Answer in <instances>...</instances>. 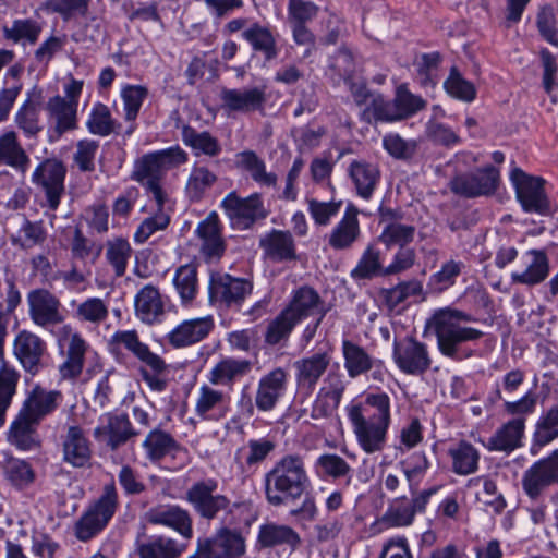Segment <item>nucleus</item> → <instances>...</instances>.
<instances>
[{
  "label": "nucleus",
  "mask_w": 558,
  "mask_h": 558,
  "mask_svg": "<svg viewBox=\"0 0 558 558\" xmlns=\"http://www.w3.org/2000/svg\"><path fill=\"white\" fill-rule=\"evenodd\" d=\"M342 355L344 368L350 378H356L369 372L374 366V360L361 345L350 341H342Z\"/></svg>",
  "instance_id": "nucleus-44"
},
{
  "label": "nucleus",
  "mask_w": 558,
  "mask_h": 558,
  "mask_svg": "<svg viewBox=\"0 0 558 558\" xmlns=\"http://www.w3.org/2000/svg\"><path fill=\"white\" fill-rule=\"evenodd\" d=\"M172 282L181 304L185 307L191 306L198 293L196 266L193 264L180 266L174 272Z\"/></svg>",
  "instance_id": "nucleus-47"
},
{
  "label": "nucleus",
  "mask_w": 558,
  "mask_h": 558,
  "mask_svg": "<svg viewBox=\"0 0 558 558\" xmlns=\"http://www.w3.org/2000/svg\"><path fill=\"white\" fill-rule=\"evenodd\" d=\"M47 239L43 221L24 219L17 236H12V243L21 248H32L41 245Z\"/></svg>",
  "instance_id": "nucleus-57"
},
{
  "label": "nucleus",
  "mask_w": 558,
  "mask_h": 558,
  "mask_svg": "<svg viewBox=\"0 0 558 558\" xmlns=\"http://www.w3.org/2000/svg\"><path fill=\"white\" fill-rule=\"evenodd\" d=\"M526 418H511L502 424L488 439L486 448L490 451L511 452L522 446Z\"/></svg>",
  "instance_id": "nucleus-33"
},
{
  "label": "nucleus",
  "mask_w": 558,
  "mask_h": 558,
  "mask_svg": "<svg viewBox=\"0 0 558 558\" xmlns=\"http://www.w3.org/2000/svg\"><path fill=\"white\" fill-rule=\"evenodd\" d=\"M252 290L253 283L246 279L235 278L229 274H216L210 277V301L227 307H240Z\"/></svg>",
  "instance_id": "nucleus-12"
},
{
  "label": "nucleus",
  "mask_w": 558,
  "mask_h": 558,
  "mask_svg": "<svg viewBox=\"0 0 558 558\" xmlns=\"http://www.w3.org/2000/svg\"><path fill=\"white\" fill-rule=\"evenodd\" d=\"M218 481L206 478L193 483L185 493V499L195 513L207 521L216 520L220 514L232 512L231 499L218 493Z\"/></svg>",
  "instance_id": "nucleus-7"
},
{
  "label": "nucleus",
  "mask_w": 558,
  "mask_h": 558,
  "mask_svg": "<svg viewBox=\"0 0 558 558\" xmlns=\"http://www.w3.org/2000/svg\"><path fill=\"white\" fill-rule=\"evenodd\" d=\"M185 549V543L166 536L136 539V554L140 558H179Z\"/></svg>",
  "instance_id": "nucleus-34"
},
{
  "label": "nucleus",
  "mask_w": 558,
  "mask_h": 558,
  "mask_svg": "<svg viewBox=\"0 0 558 558\" xmlns=\"http://www.w3.org/2000/svg\"><path fill=\"white\" fill-rule=\"evenodd\" d=\"M469 488H476V500L490 507L494 512L501 513L506 508V500L497 490L496 483L488 476H476L468 481Z\"/></svg>",
  "instance_id": "nucleus-49"
},
{
  "label": "nucleus",
  "mask_w": 558,
  "mask_h": 558,
  "mask_svg": "<svg viewBox=\"0 0 558 558\" xmlns=\"http://www.w3.org/2000/svg\"><path fill=\"white\" fill-rule=\"evenodd\" d=\"M380 257V251L373 245H368L362 253L356 266L351 270L350 277L354 281L386 277V267L383 265Z\"/></svg>",
  "instance_id": "nucleus-43"
},
{
  "label": "nucleus",
  "mask_w": 558,
  "mask_h": 558,
  "mask_svg": "<svg viewBox=\"0 0 558 558\" xmlns=\"http://www.w3.org/2000/svg\"><path fill=\"white\" fill-rule=\"evenodd\" d=\"M214 326L211 316L186 319L167 335V340L173 348H185L205 339Z\"/></svg>",
  "instance_id": "nucleus-27"
},
{
  "label": "nucleus",
  "mask_w": 558,
  "mask_h": 558,
  "mask_svg": "<svg viewBox=\"0 0 558 558\" xmlns=\"http://www.w3.org/2000/svg\"><path fill=\"white\" fill-rule=\"evenodd\" d=\"M256 544L259 549L282 548L293 553L301 547L302 538L288 524L267 522L259 526Z\"/></svg>",
  "instance_id": "nucleus-23"
},
{
  "label": "nucleus",
  "mask_w": 558,
  "mask_h": 558,
  "mask_svg": "<svg viewBox=\"0 0 558 558\" xmlns=\"http://www.w3.org/2000/svg\"><path fill=\"white\" fill-rule=\"evenodd\" d=\"M250 360L221 359L209 372L208 380L216 386H232L234 381L252 371Z\"/></svg>",
  "instance_id": "nucleus-36"
},
{
  "label": "nucleus",
  "mask_w": 558,
  "mask_h": 558,
  "mask_svg": "<svg viewBox=\"0 0 558 558\" xmlns=\"http://www.w3.org/2000/svg\"><path fill=\"white\" fill-rule=\"evenodd\" d=\"M510 179L524 211L539 215L549 213V202L544 190L545 181L542 178L529 175L520 168H514Z\"/></svg>",
  "instance_id": "nucleus-10"
},
{
  "label": "nucleus",
  "mask_w": 558,
  "mask_h": 558,
  "mask_svg": "<svg viewBox=\"0 0 558 558\" xmlns=\"http://www.w3.org/2000/svg\"><path fill=\"white\" fill-rule=\"evenodd\" d=\"M63 402V395L59 390H49L36 385L27 392L20 411L40 424L51 415Z\"/></svg>",
  "instance_id": "nucleus-22"
},
{
  "label": "nucleus",
  "mask_w": 558,
  "mask_h": 558,
  "mask_svg": "<svg viewBox=\"0 0 558 558\" xmlns=\"http://www.w3.org/2000/svg\"><path fill=\"white\" fill-rule=\"evenodd\" d=\"M241 166L251 173L252 179L265 186H275L277 175L266 171L265 162L252 150L239 154Z\"/></svg>",
  "instance_id": "nucleus-56"
},
{
  "label": "nucleus",
  "mask_w": 558,
  "mask_h": 558,
  "mask_svg": "<svg viewBox=\"0 0 558 558\" xmlns=\"http://www.w3.org/2000/svg\"><path fill=\"white\" fill-rule=\"evenodd\" d=\"M259 246L265 258L274 263L298 259L295 242L290 231L274 229L260 239Z\"/></svg>",
  "instance_id": "nucleus-28"
},
{
  "label": "nucleus",
  "mask_w": 558,
  "mask_h": 558,
  "mask_svg": "<svg viewBox=\"0 0 558 558\" xmlns=\"http://www.w3.org/2000/svg\"><path fill=\"white\" fill-rule=\"evenodd\" d=\"M135 313L146 324H154L163 314V303L156 287L147 284L138 291L135 296Z\"/></svg>",
  "instance_id": "nucleus-42"
},
{
  "label": "nucleus",
  "mask_w": 558,
  "mask_h": 558,
  "mask_svg": "<svg viewBox=\"0 0 558 558\" xmlns=\"http://www.w3.org/2000/svg\"><path fill=\"white\" fill-rule=\"evenodd\" d=\"M118 507V493L113 484L104 487L100 497L75 522L77 539L87 542L100 533L113 517Z\"/></svg>",
  "instance_id": "nucleus-6"
},
{
  "label": "nucleus",
  "mask_w": 558,
  "mask_h": 558,
  "mask_svg": "<svg viewBox=\"0 0 558 558\" xmlns=\"http://www.w3.org/2000/svg\"><path fill=\"white\" fill-rule=\"evenodd\" d=\"M347 413L362 450L367 454L381 451L391 423L389 396L367 393L361 402L349 405Z\"/></svg>",
  "instance_id": "nucleus-1"
},
{
  "label": "nucleus",
  "mask_w": 558,
  "mask_h": 558,
  "mask_svg": "<svg viewBox=\"0 0 558 558\" xmlns=\"http://www.w3.org/2000/svg\"><path fill=\"white\" fill-rule=\"evenodd\" d=\"M242 37L251 44L254 51L262 52L266 60L277 57L276 39L267 27L254 23L243 31Z\"/></svg>",
  "instance_id": "nucleus-51"
},
{
  "label": "nucleus",
  "mask_w": 558,
  "mask_h": 558,
  "mask_svg": "<svg viewBox=\"0 0 558 558\" xmlns=\"http://www.w3.org/2000/svg\"><path fill=\"white\" fill-rule=\"evenodd\" d=\"M296 324V320L289 314V312L283 310L271 323H269L265 333V341L270 345L278 344L290 336Z\"/></svg>",
  "instance_id": "nucleus-63"
},
{
  "label": "nucleus",
  "mask_w": 558,
  "mask_h": 558,
  "mask_svg": "<svg viewBox=\"0 0 558 558\" xmlns=\"http://www.w3.org/2000/svg\"><path fill=\"white\" fill-rule=\"evenodd\" d=\"M330 351H317L293 363L296 389L300 393L311 396L322 376L330 366Z\"/></svg>",
  "instance_id": "nucleus-15"
},
{
  "label": "nucleus",
  "mask_w": 558,
  "mask_h": 558,
  "mask_svg": "<svg viewBox=\"0 0 558 558\" xmlns=\"http://www.w3.org/2000/svg\"><path fill=\"white\" fill-rule=\"evenodd\" d=\"M217 181V175L207 167L195 166L189 175L185 191L191 201L202 199L207 190Z\"/></svg>",
  "instance_id": "nucleus-54"
},
{
  "label": "nucleus",
  "mask_w": 558,
  "mask_h": 558,
  "mask_svg": "<svg viewBox=\"0 0 558 558\" xmlns=\"http://www.w3.org/2000/svg\"><path fill=\"white\" fill-rule=\"evenodd\" d=\"M40 102L41 93L34 88L27 94V99L15 114V123L26 136H36L41 131L39 124Z\"/></svg>",
  "instance_id": "nucleus-41"
},
{
  "label": "nucleus",
  "mask_w": 558,
  "mask_h": 558,
  "mask_svg": "<svg viewBox=\"0 0 558 558\" xmlns=\"http://www.w3.org/2000/svg\"><path fill=\"white\" fill-rule=\"evenodd\" d=\"M396 113L395 101H387L380 94H375L372 96L369 105L364 109L362 118L369 123L372 120L391 122L397 121Z\"/></svg>",
  "instance_id": "nucleus-62"
},
{
  "label": "nucleus",
  "mask_w": 558,
  "mask_h": 558,
  "mask_svg": "<svg viewBox=\"0 0 558 558\" xmlns=\"http://www.w3.org/2000/svg\"><path fill=\"white\" fill-rule=\"evenodd\" d=\"M143 448L149 461L158 462L166 456L175 452L179 449V444L168 432L155 428L144 439Z\"/></svg>",
  "instance_id": "nucleus-45"
},
{
  "label": "nucleus",
  "mask_w": 558,
  "mask_h": 558,
  "mask_svg": "<svg viewBox=\"0 0 558 558\" xmlns=\"http://www.w3.org/2000/svg\"><path fill=\"white\" fill-rule=\"evenodd\" d=\"M558 439V402L544 410L535 423L533 446L543 448Z\"/></svg>",
  "instance_id": "nucleus-46"
},
{
  "label": "nucleus",
  "mask_w": 558,
  "mask_h": 558,
  "mask_svg": "<svg viewBox=\"0 0 558 558\" xmlns=\"http://www.w3.org/2000/svg\"><path fill=\"white\" fill-rule=\"evenodd\" d=\"M288 386V373L277 367L263 375L257 385L255 405L259 411L268 412L276 408Z\"/></svg>",
  "instance_id": "nucleus-24"
},
{
  "label": "nucleus",
  "mask_w": 558,
  "mask_h": 558,
  "mask_svg": "<svg viewBox=\"0 0 558 558\" xmlns=\"http://www.w3.org/2000/svg\"><path fill=\"white\" fill-rule=\"evenodd\" d=\"M522 489L532 500L541 498L547 489L558 485V449L532 463L522 474Z\"/></svg>",
  "instance_id": "nucleus-8"
},
{
  "label": "nucleus",
  "mask_w": 558,
  "mask_h": 558,
  "mask_svg": "<svg viewBox=\"0 0 558 558\" xmlns=\"http://www.w3.org/2000/svg\"><path fill=\"white\" fill-rule=\"evenodd\" d=\"M404 213L399 208L381 206L379 208V225L383 230L378 240L387 248L407 246L414 240L416 228L403 222Z\"/></svg>",
  "instance_id": "nucleus-16"
},
{
  "label": "nucleus",
  "mask_w": 558,
  "mask_h": 558,
  "mask_svg": "<svg viewBox=\"0 0 558 558\" xmlns=\"http://www.w3.org/2000/svg\"><path fill=\"white\" fill-rule=\"evenodd\" d=\"M289 314L299 323L303 318L310 316H317L316 323L312 330L306 329V338L311 339L315 333L316 328L320 324L322 319L326 314L324 302L319 294L311 287L303 286L299 288L287 308Z\"/></svg>",
  "instance_id": "nucleus-21"
},
{
  "label": "nucleus",
  "mask_w": 558,
  "mask_h": 558,
  "mask_svg": "<svg viewBox=\"0 0 558 558\" xmlns=\"http://www.w3.org/2000/svg\"><path fill=\"white\" fill-rule=\"evenodd\" d=\"M245 553V539L240 532L221 527L211 537L199 538L190 558H240Z\"/></svg>",
  "instance_id": "nucleus-9"
},
{
  "label": "nucleus",
  "mask_w": 558,
  "mask_h": 558,
  "mask_svg": "<svg viewBox=\"0 0 558 558\" xmlns=\"http://www.w3.org/2000/svg\"><path fill=\"white\" fill-rule=\"evenodd\" d=\"M39 424L19 411L10 426L8 440L21 450H29L36 446V428Z\"/></svg>",
  "instance_id": "nucleus-48"
},
{
  "label": "nucleus",
  "mask_w": 558,
  "mask_h": 558,
  "mask_svg": "<svg viewBox=\"0 0 558 558\" xmlns=\"http://www.w3.org/2000/svg\"><path fill=\"white\" fill-rule=\"evenodd\" d=\"M308 486L304 460L299 454H286L264 475L266 501L274 507L289 506L299 500Z\"/></svg>",
  "instance_id": "nucleus-2"
},
{
  "label": "nucleus",
  "mask_w": 558,
  "mask_h": 558,
  "mask_svg": "<svg viewBox=\"0 0 558 558\" xmlns=\"http://www.w3.org/2000/svg\"><path fill=\"white\" fill-rule=\"evenodd\" d=\"M182 141L195 151L196 156L203 154L216 157L221 153L219 141L207 131L198 132L192 126L185 125L182 129Z\"/></svg>",
  "instance_id": "nucleus-50"
},
{
  "label": "nucleus",
  "mask_w": 558,
  "mask_h": 558,
  "mask_svg": "<svg viewBox=\"0 0 558 558\" xmlns=\"http://www.w3.org/2000/svg\"><path fill=\"white\" fill-rule=\"evenodd\" d=\"M221 206L231 220L245 226L268 216V210L264 207L258 193L241 198L235 192H231L222 199Z\"/></svg>",
  "instance_id": "nucleus-20"
},
{
  "label": "nucleus",
  "mask_w": 558,
  "mask_h": 558,
  "mask_svg": "<svg viewBox=\"0 0 558 558\" xmlns=\"http://www.w3.org/2000/svg\"><path fill=\"white\" fill-rule=\"evenodd\" d=\"M31 159L17 140L14 131L0 135V166H9L21 173H25Z\"/></svg>",
  "instance_id": "nucleus-38"
},
{
  "label": "nucleus",
  "mask_w": 558,
  "mask_h": 558,
  "mask_svg": "<svg viewBox=\"0 0 558 558\" xmlns=\"http://www.w3.org/2000/svg\"><path fill=\"white\" fill-rule=\"evenodd\" d=\"M28 312L33 323L47 328L64 320L59 299L46 289H35L27 294Z\"/></svg>",
  "instance_id": "nucleus-19"
},
{
  "label": "nucleus",
  "mask_w": 558,
  "mask_h": 558,
  "mask_svg": "<svg viewBox=\"0 0 558 558\" xmlns=\"http://www.w3.org/2000/svg\"><path fill=\"white\" fill-rule=\"evenodd\" d=\"M112 343L122 347L137 357L144 367L141 374L144 381L155 391H162L167 381L161 375L167 371L166 362L157 354L151 352L147 344L140 340L135 330H120L112 336Z\"/></svg>",
  "instance_id": "nucleus-5"
},
{
  "label": "nucleus",
  "mask_w": 558,
  "mask_h": 558,
  "mask_svg": "<svg viewBox=\"0 0 558 558\" xmlns=\"http://www.w3.org/2000/svg\"><path fill=\"white\" fill-rule=\"evenodd\" d=\"M385 150L395 159H411L417 148V143L413 140L407 141L397 133H389L383 138Z\"/></svg>",
  "instance_id": "nucleus-64"
},
{
  "label": "nucleus",
  "mask_w": 558,
  "mask_h": 558,
  "mask_svg": "<svg viewBox=\"0 0 558 558\" xmlns=\"http://www.w3.org/2000/svg\"><path fill=\"white\" fill-rule=\"evenodd\" d=\"M147 520L151 524L171 527L186 539L193 536L191 514L179 506L165 505L153 508L147 512Z\"/></svg>",
  "instance_id": "nucleus-30"
},
{
  "label": "nucleus",
  "mask_w": 558,
  "mask_h": 558,
  "mask_svg": "<svg viewBox=\"0 0 558 558\" xmlns=\"http://www.w3.org/2000/svg\"><path fill=\"white\" fill-rule=\"evenodd\" d=\"M423 293V283L418 279H410L399 282L392 288L381 289L379 292L385 305L390 310L405 302L409 298Z\"/></svg>",
  "instance_id": "nucleus-53"
},
{
  "label": "nucleus",
  "mask_w": 558,
  "mask_h": 558,
  "mask_svg": "<svg viewBox=\"0 0 558 558\" xmlns=\"http://www.w3.org/2000/svg\"><path fill=\"white\" fill-rule=\"evenodd\" d=\"M131 255L132 248L126 240L118 238L107 243L106 258L113 267L117 277L125 274Z\"/></svg>",
  "instance_id": "nucleus-60"
},
{
  "label": "nucleus",
  "mask_w": 558,
  "mask_h": 558,
  "mask_svg": "<svg viewBox=\"0 0 558 558\" xmlns=\"http://www.w3.org/2000/svg\"><path fill=\"white\" fill-rule=\"evenodd\" d=\"M226 396L222 391L216 390L207 385L199 388V396L195 404L196 414L203 420L215 418L213 411L225 403Z\"/></svg>",
  "instance_id": "nucleus-61"
},
{
  "label": "nucleus",
  "mask_w": 558,
  "mask_h": 558,
  "mask_svg": "<svg viewBox=\"0 0 558 558\" xmlns=\"http://www.w3.org/2000/svg\"><path fill=\"white\" fill-rule=\"evenodd\" d=\"M196 234L201 240V252L206 259L220 258L222 256L226 245L216 213H210L198 223Z\"/></svg>",
  "instance_id": "nucleus-31"
},
{
  "label": "nucleus",
  "mask_w": 558,
  "mask_h": 558,
  "mask_svg": "<svg viewBox=\"0 0 558 558\" xmlns=\"http://www.w3.org/2000/svg\"><path fill=\"white\" fill-rule=\"evenodd\" d=\"M3 37L13 43L25 40L35 44L41 33V26L32 19H19L11 26H3Z\"/></svg>",
  "instance_id": "nucleus-55"
},
{
  "label": "nucleus",
  "mask_w": 558,
  "mask_h": 558,
  "mask_svg": "<svg viewBox=\"0 0 558 558\" xmlns=\"http://www.w3.org/2000/svg\"><path fill=\"white\" fill-rule=\"evenodd\" d=\"M520 263L524 268L511 274L512 283L535 286L548 277L549 264L544 251L530 250L520 256Z\"/></svg>",
  "instance_id": "nucleus-29"
},
{
  "label": "nucleus",
  "mask_w": 558,
  "mask_h": 558,
  "mask_svg": "<svg viewBox=\"0 0 558 558\" xmlns=\"http://www.w3.org/2000/svg\"><path fill=\"white\" fill-rule=\"evenodd\" d=\"M433 320L438 349L442 355L457 361L474 355V351L463 344L477 341L484 332L461 324L473 320L472 316L458 310L442 308L434 314Z\"/></svg>",
  "instance_id": "nucleus-3"
},
{
  "label": "nucleus",
  "mask_w": 558,
  "mask_h": 558,
  "mask_svg": "<svg viewBox=\"0 0 558 558\" xmlns=\"http://www.w3.org/2000/svg\"><path fill=\"white\" fill-rule=\"evenodd\" d=\"M46 110L54 122V132L58 135L76 129L77 101H65V98L57 95L49 98Z\"/></svg>",
  "instance_id": "nucleus-37"
},
{
  "label": "nucleus",
  "mask_w": 558,
  "mask_h": 558,
  "mask_svg": "<svg viewBox=\"0 0 558 558\" xmlns=\"http://www.w3.org/2000/svg\"><path fill=\"white\" fill-rule=\"evenodd\" d=\"M499 182V171L487 166L474 173H464L453 178L450 189L454 194L464 197H477L493 194Z\"/></svg>",
  "instance_id": "nucleus-18"
},
{
  "label": "nucleus",
  "mask_w": 558,
  "mask_h": 558,
  "mask_svg": "<svg viewBox=\"0 0 558 558\" xmlns=\"http://www.w3.org/2000/svg\"><path fill=\"white\" fill-rule=\"evenodd\" d=\"M221 108L228 113L262 112L267 102L265 86L251 88L223 87L219 95Z\"/></svg>",
  "instance_id": "nucleus-17"
},
{
  "label": "nucleus",
  "mask_w": 558,
  "mask_h": 558,
  "mask_svg": "<svg viewBox=\"0 0 558 558\" xmlns=\"http://www.w3.org/2000/svg\"><path fill=\"white\" fill-rule=\"evenodd\" d=\"M140 433L135 430L126 414L105 413L94 429V438L111 450H117Z\"/></svg>",
  "instance_id": "nucleus-14"
},
{
  "label": "nucleus",
  "mask_w": 558,
  "mask_h": 558,
  "mask_svg": "<svg viewBox=\"0 0 558 558\" xmlns=\"http://www.w3.org/2000/svg\"><path fill=\"white\" fill-rule=\"evenodd\" d=\"M45 352L46 343L37 335L28 330H22L16 335L13 353L26 372L33 375L39 372Z\"/></svg>",
  "instance_id": "nucleus-25"
},
{
  "label": "nucleus",
  "mask_w": 558,
  "mask_h": 558,
  "mask_svg": "<svg viewBox=\"0 0 558 558\" xmlns=\"http://www.w3.org/2000/svg\"><path fill=\"white\" fill-rule=\"evenodd\" d=\"M359 209L349 204L342 219L335 226L328 236V244L337 251L350 248L360 236L357 220Z\"/></svg>",
  "instance_id": "nucleus-32"
},
{
  "label": "nucleus",
  "mask_w": 558,
  "mask_h": 558,
  "mask_svg": "<svg viewBox=\"0 0 558 558\" xmlns=\"http://www.w3.org/2000/svg\"><path fill=\"white\" fill-rule=\"evenodd\" d=\"M86 350L85 340L78 333L72 335L66 348L65 360L59 366L62 379L74 380L82 374Z\"/></svg>",
  "instance_id": "nucleus-40"
},
{
  "label": "nucleus",
  "mask_w": 558,
  "mask_h": 558,
  "mask_svg": "<svg viewBox=\"0 0 558 558\" xmlns=\"http://www.w3.org/2000/svg\"><path fill=\"white\" fill-rule=\"evenodd\" d=\"M64 460L75 468H83L90 460L89 442L78 426H70L63 442Z\"/></svg>",
  "instance_id": "nucleus-39"
},
{
  "label": "nucleus",
  "mask_w": 558,
  "mask_h": 558,
  "mask_svg": "<svg viewBox=\"0 0 558 558\" xmlns=\"http://www.w3.org/2000/svg\"><path fill=\"white\" fill-rule=\"evenodd\" d=\"M348 173L357 195L369 199L380 179L378 166L363 159H355L349 165Z\"/></svg>",
  "instance_id": "nucleus-35"
},
{
  "label": "nucleus",
  "mask_w": 558,
  "mask_h": 558,
  "mask_svg": "<svg viewBox=\"0 0 558 558\" xmlns=\"http://www.w3.org/2000/svg\"><path fill=\"white\" fill-rule=\"evenodd\" d=\"M186 161L187 154L178 145L148 153L135 161L132 179L144 185L153 195L157 205L161 207L167 198V194L161 186L165 173L184 165Z\"/></svg>",
  "instance_id": "nucleus-4"
},
{
  "label": "nucleus",
  "mask_w": 558,
  "mask_h": 558,
  "mask_svg": "<svg viewBox=\"0 0 558 558\" xmlns=\"http://www.w3.org/2000/svg\"><path fill=\"white\" fill-rule=\"evenodd\" d=\"M392 357L398 368L407 375H422L432 365L427 345L412 337L393 342Z\"/></svg>",
  "instance_id": "nucleus-11"
},
{
  "label": "nucleus",
  "mask_w": 558,
  "mask_h": 558,
  "mask_svg": "<svg viewBox=\"0 0 558 558\" xmlns=\"http://www.w3.org/2000/svg\"><path fill=\"white\" fill-rule=\"evenodd\" d=\"M20 379L17 371L3 366L0 368V427L5 422V413L11 405Z\"/></svg>",
  "instance_id": "nucleus-58"
},
{
  "label": "nucleus",
  "mask_w": 558,
  "mask_h": 558,
  "mask_svg": "<svg viewBox=\"0 0 558 558\" xmlns=\"http://www.w3.org/2000/svg\"><path fill=\"white\" fill-rule=\"evenodd\" d=\"M5 478L19 489L32 485L35 481V471L32 465L21 459H9L4 464Z\"/></svg>",
  "instance_id": "nucleus-59"
},
{
  "label": "nucleus",
  "mask_w": 558,
  "mask_h": 558,
  "mask_svg": "<svg viewBox=\"0 0 558 558\" xmlns=\"http://www.w3.org/2000/svg\"><path fill=\"white\" fill-rule=\"evenodd\" d=\"M452 460V470L459 475H469L478 468L480 452L468 441H460L457 447L449 450Z\"/></svg>",
  "instance_id": "nucleus-52"
},
{
  "label": "nucleus",
  "mask_w": 558,
  "mask_h": 558,
  "mask_svg": "<svg viewBox=\"0 0 558 558\" xmlns=\"http://www.w3.org/2000/svg\"><path fill=\"white\" fill-rule=\"evenodd\" d=\"M345 390L343 376L338 372H329L323 380L312 409L313 418H323L338 409Z\"/></svg>",
  "instance_id": "nucleus-26"
},
{
  "label": "nucleus",
  "mask_w": 558,
  "mask_h": 558,
  "mask_svg": "<svg viewBox=\"0 0 558 558\" xmlns=\"http://www.w3.org/2000/svg\"><path fill=\"white\" fill-rule=\"evenodd\" d=\"M65 173L66 169L61 161L46 159L32 175L33 183L45 191L47 205L51 210H56L60 205L61 196L64 193Z\"/></svg>",
  "instance_id": "nucleus-13"
}]
</instances>
